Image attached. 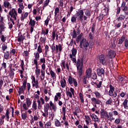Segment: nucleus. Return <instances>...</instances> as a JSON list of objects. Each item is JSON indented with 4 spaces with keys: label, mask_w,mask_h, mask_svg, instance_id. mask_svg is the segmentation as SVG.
<instances>
[{
    "label": "nucleus",
    "mask_w": 128,
    "mask_h": 128,
    "mask_svg": "<svg viewBox=\"0 0 128 128\" xmlns=\"http://www.w3.org/2000/svg\"><path fill=\"white\" fill-rule=\"evenodd\" d=\"M109 88L108 96L113 98H116L118 96V92L116 91H114V87L112 85L110 84Z\"/></svg>",
    "instance_id": "obj_1"
},
{
    "label": "nucleus",
    "mask_w": 128,
    "mask_h": 128,
    "mask_svg": "<svg viewBox=\"0 0 128 128\" xmlns=\"http://www.w3.org/2000/svg\"><path fill=\"white\" fill-rule=\"evenodd\" d=\"M120 8H121L122 12H124V14H125V16H128V6L126 4V2L124 1H122L121 4V6Z\"/></svg>",
    "instance_id": "obj_2"
},
{
    "label": "nucleus",
    "mask_w": 128,
    "mask_h": 128,
    "mask_svg": "<svg viewBox=\"0 0 128 128\" xmlns=\"http://www.w3.org/2000/svg\"><path fill=\"white\" fill-rule=\"evenodd\" d=\"M50 104L48 103H46L44 106V112H41L42 114V116L44 118H48V110H50Z\"/></svg>",
    "instance_id": "obj_3"
},
{
    "label": "nucleus",
    "mask_w": 128,
    "mask_h": 128,
    "mask_svg": "<svg viewBox=\"0 0 128 128\" xmlns=\"http://www.w3.org/2000/svg\"><path fill=\"white\" fill-rule=\"evenodd\" d=\"M28 82V79H25L24 82H22V86H21V88H19V91L18 94L19 96H20V93L24 92V90H26V83Z\"/></svg>",
    "instance_id": "obj_4"
},
{
    "label": "nucleus",
    "mask_w": 128,
    "mask_h": 128,
    "mask_svg": "<svg viewBox=\"0 0 128 128\" xmlns=\"http://www.w3.org/2000/svg\"><path fill=\"white\" fill-rule=\"evenodd\" d=\"M9 16L10 18H14V20H16V16H18V12L16 10V9L12 8L8 12Z\"/></svg>",
    "instance_id": "obj_5"
},
{
    "label": "nucleus",
    "mask_w": 128,
    "mask_h": 128,
    "mask_svg": "<svg viewBox=\"0 0 128 128\" xmlns=\"http://www.w3.org/2000/svg\"><path fill=\"white\" fill-rule=\"evenodd\" d=\"M84 10H78V12H76V16L78 18V20L80 22H82L84 20Z\"/></svg>",
    "instance_id": "obj_6"
},
{
    "label": "nucleus",
    "mask_w": 128,
    "mask_h": 128,
    "mask_svg": "<svg viewBox=\"0 0 128 128\" xmlns=\"http://www.w3.org/2000/svg\"><path fill=\"white\" fill-rule=\"evenodd\" d=\"M82 40H83V46L85 50H88V48H92V43L90 44V43H88V42L86 41V39H85L84 38H82Z\"/></svg>",
    "instance_id": "obj_7"
},
{
    "label": "nucleus",
    "mask_w": 128,
    "mask_h": 128,
    "mask_svg": "<svg viewBox=\"0 0 128 128\" xmlns=\"http://www.w3.org/2000/svg\"><path fill=\"white\" fill-rule=\"evenodd\" d=\"M100 116H101V118H107L108 120L110 118V116H108V112L104 110V109H101L100 112Z\"/></svg>",
    "instance_id": "obj_8"
},
{
    "label": "nucleus",
    "mask_w": 128,
    "mask_h": 128,
    "mask_svg": "<svg viewBox=\"0 0 128 128\" xmlns=\"http://www.w3.org/2000/svg\"><path fill=\"white\" fill-rule=\"evenodd\" d=\"M98 60L100 64H102V66H108V62H106V60L104 56V54L99 56Z\"/></svg>",
    "instance_id": "obj_9"
},
{
    "label": "nucleus",
    "mask_w": 128,
    "mask_h": 128,
    "mask_svg": "<svg viewBox=\"0 0 128 128\" xmlns=\"http://www.w3.org/2000/svg\"><path fill=\"white\" fill-rule=\"evenodd\" d=\"M91 100L92 102H94V106L95 108H98V106H96V104H102V101H100V100L99 99H97L96 98H91Z\"/></svg>",
    "instance_id": "obj_10"
},
{
    "label": "nucleus",
    "mask_w": 128,
    "mask_h": 128,
    "mask_svg": "<svg viewBox=\"0 0 128 128\" xmlns=\"http://www.w3.org/2000/svg\"><path fill=\"white\" fill-rule=\"evenodd\" d=\"M118 78L117 80L118 82H121L122 84H126V77L125 76H118Z\"/></svg>",
    "instance_id": "obj_11"
},
{
    "label": "nucleus",
    "mask_w": 128,
    "mask_h": 128,
    "mask_svg": "<svg viewBox=\"0 0 128 128\" xmlns=\"http://www.w3.org/2000/svg\"><path fill=\"white\" fill-rule=\"evenodd\" d=\"M108 56L110 58H114L116 56V52L114 50H110L108 52Z\"/></svg>",
    "instance_id": "obj_12"
},
{
    "label": "nucleus",
    "mask_w": 128,
    "mask_h": 128,
    "mask_svg": "<svg viewBox=\"0 0 128 128\" xmlns=\"http://www.w3.org/2000/svg\"><path fill=\"white\" fill-rule=\"evenodd\" d=\"M97 74L98 76H104V70L102 68L100 67L98 68L97 71Z\"/></svg>",
    "instance_id": "obj_13"
},
{
    "label": "nucleus",
    "mask_w": 128,
    "mask_h": 128,
    "mask_svg": "<svg viewBox=\"0 0 128 128\" xmlns=\"http://www.w3.org/2000/svg\"><path fill=\"white\" fill-rule=\"evenodd\" d=\"M76 68H77L78 74L80 78H82V72H83L82 66H81L80 67H76Z\"/></svg>",
    "instance_id": "obj_14"
},
{
    "label": "nucleus",
    "mask_w": 128,
    "mask_h": 128,
    "mask_svg": "<svg viewBox=\"0 0 128 128\" xmlns=\"http://www.w3.org/2000/svg\"><path fill=\"white\" fill-rule=\"evenodd\" d=\"M90 116H91L92 120L94 122H100V118H98V116L96 115V114H90Z\"/></svg>",
    "instance_id": "obj_15"
},
{
    "label": "nucleus",
    "mask_w": 128,
    "mask_h": 128,
    "mask_svg": "<svg viewBox=\"0 0 128 128\" xmlns=\"http://www.w3.org/2000/svg\"><path fill=\"white\" fill-rule=\"evenodd\" d=\"M72 54H70V58H72V56H76V52H78V50L76 48H73L72 50Z\"/></svg>",
    "instance_id": "obj_16"
},
{
    "label": "nucleus",
    "mask_w": 128,
    "mask_h": 128,
    "mask_svg": "<svg viewBox=\"0 0 128 128\" xmlns=\"http://www.w3.org/2000/svg\"><path fill=\"white\" fill-rule=\"evenodd\" d=\"M126 16V15H124L122 14H120L117 18L118 22H122V20H124Z\"/></svg>",
    "instance_id": "obj_17"
},
{
    "label": "nucleus",
    "mask_w": 128,
    "mask_h": 128,
    "mask_svg": "<svg viewBox=\"0 0 128 128\" xmlns=\"http://www.w3.org/2000/svg\"><path fill=\"white\" fill-rule=\"evenodd\" d=\"M124 40H126V37L124 36L123 35L118 40V44L120 45L118 46H120V44H122V42H124Z\"/></svg>",
    "instance_id": "obj_18"
},
{
    "label": "nucleus",
    "mask_w": 128,
    "mask_h": 128,
    "mask_svg": "<svg viewBox=\"0 0 128 128\" xmlns=\"http://www.w3.org/2000/svg\"><path fill=\"white\" fill-rule=\"evenodd\" d=\"M86 74L88 78H90L92 76V69L89 68L88 70H86Z\"/></svg>",
    "instance_id": "obj_19"
},
{
    "label": "nucleus",
    "mask_w": 128,
    "mask_h": 128,
    "mask_svg": "<svg viewBox=\"0 0 128 128\" xmlns=\"http://www.w3.org/2000/svg\"><path fill=\"white\" fill-rule=\"evenodd\" d=\"M62 44H58V45H56V52H62Z\"/></svg>",
    "instance_id": "obj_20"
},
{
    "label": "nucleus",
    "mask_w": 128,
    "mask_h": 128,
    "mask_svg": "<svg viewBox=\"0 0 128 128\" xmlns=\"http://www.w3.org/2000/svg\"><path fill=\"white\" fill-rule=\"evenodd\" d=\"M3 4L4 7L6 8H10V6H12L8 0L4 1Z\"/></svg>",
    "instance_id": "obj_21"
},
{
    "label": "nucleus",
    "mask_w": 128,
    "mask_h": 128,
    "mask_svg": "<svg viewBox=\"0 0 128 128\" xmlns=\"http://www.w3.org/2000/svg\"><path fill=\"white\" fill-rule=\"evenodd\" d=\"M128 99H125L124 100V102L122 103V105L124 106V108H125V110H128Z\"/></svg>",
    "instance_id": "obj_22"
},
{
    "label": "nucleus",
    "mask_w": 128,
    "mask_h": 128,
    "mask_svg": "<svg viewBox=\"0 0 128 128\" xmlns=\"http://www.w3.org/2000/svg\"><path fill=\"white\" fill-rule=\"evenodd\" d=\"M78 34L76 32V30L74 28L73 32H72L71 34V36L72 38H76V36H78Z\"/></svg>",
    "instance_id": "obj_23"
},
{
    "label": "nucleus",
    "mask_w": 128,
    "mask_h": 128,
    "mask_svg": "<svg viewBox=\"0 0 128 128\" xmlns=\"http://www.w3.org/2000/svg\"><path fill=\"white\" fill-rule=\"evenodd\" d=\"M48 34V28H46L45 30L44 28H42L41 34H44V36H46Z\"/></svg>",
    "instance_id": "obj_24"
},
{
    "label": "nucleus",
    "mask_w": 128,
    "mask_h": 128,
    "mask_svg": "<svg viewBox=\"0 0 128 128\" xmlns=\"http://www.w3.org/2000/svg\"><path fill=\"white\" fill-rule=\"evenodd\" d=\"M93 84H96L98 88H102V82L100 81L99 82H93Z\"/></svg>",
    "instance_id": "obj_25"
},
{
    "label": "nucleus",
    "mask_w": 128,
    "mask_h": 128,
    "mask_svg": "<svg viewBox=\"0 0 128 128\" xmlns=\"http://www.w3.org/2000/svg\"><path fill=\"white\" fill-rule=\"evenodd\" d=\"M40 69H38V67L36 68V70H35V74H36V78H38L40 76Z\"/></svg>",
    "instance_id": "obj_26"
},
{
    "label": "nucleus",
    "mask_w": 128,
    "mask_h": 128,
    "mask_svg": "<svg viewBox=\"0 0 128 128\" xmlns=\"http://www.w3.org/2000/svg\"><path fill=\"white\" fill-rule=\"evenodd\" d=\"M26 104L27 105V108L30 106L32 104V101L30 98H26Z\"/></svg>",
    "instance_id": "obj_27"
},
{
    "label": "nucleus",
    "mask_w": 128,
    "mask_h": 128,
    "mask_svg": "<svg viewBox=\"0 0 128 128\" xmlns=\"http://www.w3.org/2000/svg\"><path fill=\"white\" fill-rule=\"evenodd\" d=\"M50 106H52L53 110L54 112H56V105H54V103H52V102L50 101Z\"/></svg>",
    "instance_id": "obj_28"
},
{
    "label": "nucleus",
    "mask_w": 128,
    "mask_h": 128,
    "mask_svg": "<svg viewBox=\"0 0 128 128\" xmlns=\"http://www.w3.org/2000/svg\"><path fill=\"white\" fill-rule=\"evenodd\" d=\"M45 74H46V72L44 70H41V76H40L41 80H44Z\"/></svg>",
    "instance_id": "obj_29"
},
{
    "label": "nucleus",
    "mask_w": 128,
    "mask_h": 128,
    "mask_svg": "<svg viewBox=\"0 0 128 128\" xmlns=\"http://www.w3.org/2000/svg\"><path fill=\"white\" fill-rule=\"evenodd\" d=\"M50 74L53 80H54V78H56V74L54 72V71H52V70H50Z\"/></svg>",
    "instance_id": "obj_30"
},
{
    "label": "nucleus",
    "mask_w": 128,
    "mask_h": 128,
    "mask_svg": "<svg viewBox=\"0 0 128 128\" xmlns=\"http://www.w3.org/2000/svg\"><path fill=\"white\" fill-rule=\"evenodd\" d=\"M48 4H50V0H46L44 2L43 6L42 7V10H44V8H46V6H48Z\"/></svg>",
    "instance_id": "obj_31"
},
{
    "label": "nucleus",
    "mask_w": 128,
    "mask_h": 128,
    "mask_svg": "<svg viewBox=\"0 0 128 128\" xmlns=\"http://www.w3.org/2000/svg\"><path fill=\"white\" fill-rule=\"evenodd\" d=\"M23 108L24 110L22 109V108H20L21 112H26V110H28V108L26 103L23 104Z\"/></svg>",
    "instance_id": "obj_32"
},
{
    "label": "nucleus",
    "mask_w": 128,
    "mask_h": 128,
    "mask_svg": "<svg viewBox=\"0 0 128 128\" xmlns=\"http://www.w3.org/2000/svg\"><path fill=\"white\" fill-rule=\"evenodd\" d=\"M76 16H75L74 15H73L71 18V22H72V24H76Z\"/></svg>",
    "instance_id": "obj_33"
},
{
    "label": "nucleus",
    "mask_w": 128,
    "mask_h": 128,
    "mask_svg": "<svg viewBox=\"0 0 128 128\" xmlns=\"http://www.w3.org/2000/svg\"><path fill=\"white\" fill-rule=\"evenodd\" d=\"M76 66V68H80L82 66V61H80V58H78Z\"/></svg>",
    "instance_id": "obj_34"
},
{
    "label": "nucleus",
    "mask_w": 128,
    "mask_h": 128,
    "mask_svg": "<svg viewBox=\"0 0 128 128\" xmlns=\"http://www.w3.org/2000/svg\"><path fill=\"white\" fill-rule=\"evenodd\" d=\"M2 52H4L6 50H8V44L6 43H4L2 45Z\"/></svg>",
    "instance_id": "obj_35"
},
{
    "label": "nucleus",
    "mask_w": 128,
    "mask_h": 128,
    "mask_svg": "<svg viewBox=\"0 0 128 128\" xmlns=\"http://www.w3.org/2000/svg\"><path fill=\"white\" fill-rule=\"evenodd\" d=\"M85 14L86 16H88V18H90V16H92V14H90V10H86L85 12Z\"/></svg>",
    "instance_id": "obj_36"
},
{
    "label": "nucleus",
    "mask_w": 128,
    "mask_h": 128,
    "mask_svg": "<svg viewBox=\"0 0 128 128\" xmlns=\"http://www.w3.org/2000/svg\"><path fill=\"white\" fill-rule=\"evenodd\" d=\"M79 98L81 100V102L84 104V94L82 92L79 93Z\"/></svg>",
    "instance_id": "obj_37"
},
{
    "label": "nucleus",
    "mask_w": 128,
    "mask_h": 128,
    "mask_svg": "<svg viewBox=\"0 0 128 128\" xmlns=\"http://www.w3.org/2000/svg\"><path fill=\"white\" fill-rule=\"evenodd\" d=\"M4 58L5 60H8V56H10V52L7 51L6 52H4Z\"/></svg>",
    "instance_id": "obj_38"
},
{
    "label": "nucleus",
    "mask_w": 128,
    "mask_h": 128,
    "mask_svg": "<svg viewBox=\"0 0 128 128\" xmlns=\"http://www.w3.org/2000/svg\"><path fill=\"white\" fill-rule=\"evenodd\" d=\"M74 80H75V78H72V76H69V78H68V82L70 84H72Z\"/></svg>",
    "instance_id": "obj_39"
},
{
    "label": "nucleus",
    "mask_w": 128,
    "mask_h": 128,
    "mask_svg": "<svg viewBox=\"0 0 128 128\" xmlns=\"http://www.w3.org/2000/svg\"><path fill=\"white\" fill-rule=\"evenodd\" d=\"M24 38H25L24 36L20 35V36L18 38V42H24Z\"/></svg>",
    "instance_id": "obj_40"
},
{
    "label": "nucleus",
    "mask_w": 128,
    "mask_h": 128,
    "mask_svg": "<svg viewBox=\"0 0 128 128\" xmlns=\"http://www.w3.org/2000/svg\"><path fill=\"white\" fill-rule=\"evenodd\" d=\"M14 70H16L14 68H12V67H10V76H14Z\"/></svg>",
    "instance_id": "obj_41"
},
{
    "label": "nucleus",
    "mask_w": 128,
    "mask_h": 128,
    "mask_svg": "<svg viewBox=\"0 0 128 128\" xmlns=\"http://www.w3.org/2000/svg\"><path fill=\"white\" fill-rule=\"evenodd\" d=\"M29 24L31 26H36V22L34 20H32V19H30L29 22Z\"/></svg>",
    "instance_id": "obj_42"
},
{
    "label": "nucleus",
    "mask_w": 128,
    "mask_h": 128,
    "mask_svg": "<svg viewBox=\"0 0 128 128\" xmlns=\"http://www.w3.org/2000/svg\"><path fill=\"white\" fill-rule=\"evenodd\" d=\"M52 128V123L50 122H47L44 126V128Z\"/></svg>",
    "instance_id": "obj_43"
},
{
    "label": "nucleus",
    "mask_w": 128,
    "mask_h": 128,
    "mask_svg": "<svg viewBox=\"0 0 128 128\" xmlns=\"http://www.w3.org/2000/svg\"><path fill=\"white\" fill-rule=\"evenodd\" d=\"M54 124L56 126H60V120L58 119H55Z\"/></svg>",
    "instance_id": "obj_44"
},
{
    "label": "nucleus",
    "mask_w": 128,
    "mask_h": 128,
    "mask_svg": "<svg viewBox=\"0 0 128 128\" xmlns=\"http://www.w3.org/2000/svg\"><path fill=\"white\" fill-rule=\"evenodd\" d=\"M38 52L39 54H42V46H40V44L38 47Z\"/></svg>",
    "instance_id": "obj_45"
},
{
    "label": "nucleus",
    "mask_w": 128,
    "mask_h": 128,
    "mask_svg": "<svg viewBox=\"0 0 128 128\" xmlns=\"http://www.w3.org/2000/svg\"><path fill=\"white\" fill-rule=\"evenodd\" d=\"M32 108H34V110H36L38 106L36 105V101H34L32 105Z\"/></svg>",
    "instance_id": "obj_46"
},
{
    "label": "nucleus",
    "mask_w": 128,
    "mask_h": 128,
    "mask_svg": "<svg viewBox=\"0 0 128 128\" xmlns=\"http://www.w3.org/2000/svg\"><path fill=\"white\" fill-rule=\"evenodd\" d=\"M54 10V16H58V14L60 12V8L56 7Z\"/></svg>",
    "instance_id": "obj_47"
},
{
    "label": "nucleus",
    "mask_w": 128,
    "mask_h": 128,
    "mask_svg": "<svg viewBox=\"0 0 128 128\" xmlns=\"http://www.w3.org/2000/svg\"><path fill=\"white\" fill-rule=\"evenodd\" d=\"M94 30H96V24H93L92 27V32L93 34H94Z\"/></svg>",
    "instance_id": "obj_48"
},
{
    "label": "nucleus",
    "mask_w": 128,
    "mask_h": 128,
    "mask_svg": "<svg viewBox=\"0 0 128 128\" xmlns=\"http://www.w3.org/2000/svg\"><path fill=\"white\" fill-rule=\"evenodd\" d=\"M57 34H56V31L53 30L52 32V40H56V36Z\"/></svg>",
    "instance_id": "obj_49"
},
{
    "label": "nucleus",
    "mask_w": 128,
    "mask_h": 128,
    "mask_svg": "<svg viewBox=\"0 0 128 128\" xmlns=\"http://www.w3.org/2000/svg\"><path fill=\"white\" fill-rule=\"evenodd\" d=\"M4 28H6L4 23H0V30H4Z\"/></svg>",
    "instance_id": "obj_50"
},
{
    "label": "nucleus",
    "mask_w": 128,
    "mask_h": 128,
    "mask_svg": "<svg viewBox=\"0 0 128 128\" xmlns=\"http://www.w3.org/2000/svg\"><path fill=\"white\" fill-rule=\"evenodd\" d=\"M32 82H34V84H36V88H38V81L35 80H32Z\"/></svg>",
    "instance_id": "obj_51"
},
{
    "label": "nucleus",
    "mask_w": 128,
    "mask_h": 128,
    "mask_svg": "<svg viewBox=\"0 0 128 128\" xmlns=\"http://www.w3.org/2000/svg\"><path fill=\"white\" fill-rule=\"evenodd\" d=\"M27 116H28V115H26V113L22 114V118L24 120H26Z\"/></svg>",
    "instance_id": "obj_52"
},
{
    "label": "nucleus",
    "mask_w": 128,
    "mask_h": 128,
    "mask_svg": "<svg viewBox=\"0 0 128 128\" xmlns=\"http://www.w3.org/2000/svg\"><path fill=\"white\" fill-rule=\"evenodd\" d=\"M54 112H51L50 114H49V118H50L51 120H54Z\"/></svg>",
    "instance_id": "obj_53"
},
{
    "label": "nucleus",
    "mask_w": 128,
    "mask_h": 128,
    "mask_svg": "<svg viewBox=\"0 0 128 128\" xmlns=\"http://www.w3.org/2000/svg\"><path fill=\"white\" fill-rule=\"evenodd\" d=\"M112 98H110L106 102V104H112Z\"/></svg>",
    "instance_id": "obj_54"
},
{
    "label": "nucleus",
    "mask_w": 128,
    "mask_h": 128,
    "mask_svg": "<svg viewBox=\"0 0 128 128\" xmlns=\"http://www.w3.org/2000/svg\"><path fill=\"white\" fill-rule=\"evenodd\" d=\"M51 50H52V52H54L56 51V46H54V43L52 46H50Z\"/></svg>",
    "instance_id": "obj_55"
},
{
    "label": "nucleus",
    "mask_w": 128,
    "mask_h": 128,
    "mask_svg": "<svg viewBox=\"0 0 128 128\" xmlns=\"http://www.w3.org/2000/svg\"><path fill=\"white\" fill-rule=\"evenodd\" d=\"M92 80H96V78H98V76L96 75V73L94 72L92 74Z\"/></svg>",
    "instance_id": "obj_56"
},
{
    "label": "nucleus",
    "mask_w": 128,
    "mask_h": 128,
    "mask_svg": "<svg viewBox=\"0 0 128 128\" xmlns=\"http://www.w3.org/2000/svg\"><path fill=\"white\" fill-rule=\"evenodd\" d=\"M116 30H118V28H120V26H122V22H120L117 24L116 26Z\"/></svg>",
    "instance_id": "obj_57"
},
{
    "label": "nucleus",
    "mask_w": 128,
    "mask_h": 128,
    "mask_svg": "<svg viewBox=\"0 0 128 128\" xmlns=\"http://www.w3.org/2000/svg\"><path fill=\"white\" fill-rule=\"evenodd\" d=\"M104 14H102L101 15H100L98 17V20H99L100 22H102V20H104Z\"/></svg>",
    "instance_id": "obj_58"
},
{
    "label": "nucleus",
    "mask_w": 128,
    "mask_h": 128,
    "mask_svg": "<svg viewBox=\"0 0 128 128\" xmlns=\"http://www.w3.org/2000/svg\"><path fill=\"white\" fill-rule=\"evenodd\" d=\"M96 98H100V94L98 92V91H96L94 92Z\"/></svg>",
    "instance_id": "obj_59"
},
{
    "label": "nucleus",
    "mask_w": 128,
    "mask_h": 128,
    "mask_svg": "<svg viewBox=\"0 0 128 128\" xmlns=\"http://www.w3.org/2000/svg\"><path fill=\"white\" fill-rule=\"evenodd\" d=\"M10 109L9 108H7L6 110V112L5 114V116H10Z\"/></svg>",
    "instance_id": "obj_60"
},
{
    "label": "nucleus",
    "mask_w": 128,
    "mask_h": 128,
    "mask_svg": "<svg viewBox=\"0 0 128 128\" xmlns=\"http://www.w3.org/2000/svg\"><path fill=\"white\" fill-rule=\"evenodd\" d=\"M2 66L1 69L6 68V63L4 62L3 64H2Z\"/></svg>",
    "instance_id": "obj_61"
},
{
    "label": "nucleus",
    "mask_w": 128,
    "mask_h": 128,
    "mask_svg": "<svg viewBox=\"0 0 128 128\" xmlns=\"http://www.w3.org/2000/svg\"><path fill=\"white\" fill-rule=\"evenodd\" d=\"M40 64H46V58H40Z\"/></svg>",
    "instance_id": "obj_62"
},
{
    "label": "nucleus",
    "mask_w": 128,
    "mask_h": 128,
    "mask_svg": "<svg viewBox=\"0 0 128 128\" xmlns=\"http://www.w3.org/2000/svg\"><path fill=\"white\" fill-rule=\"evenodd\" d=\"M124 46L126 48H128V40L126 39L124 41Z\"/></svg>",
    "instance_id": "obj_63"
},
{
    "label": "nucleus",
    "mask_w": 128,
    "mask_h": 128,
    "mask_svg": "<svg viewBox=\"0 0 128 128\" xmlns=\"http://www.w3.org/2000/svg\"><path fill=\"white\" fill-rule=\"evenodd\" d=\"M35 60H40V53L36 52L35 55Z\"/></svg>",
    "instance_id": "obj_64"
}]
</instances>
